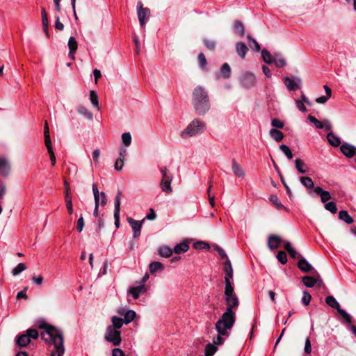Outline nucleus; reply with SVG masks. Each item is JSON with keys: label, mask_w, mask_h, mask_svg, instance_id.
Instances as JSON below:
<instances>
[{"label": "nucleus", "mask_w": 356, "mask_h": 356, "mask_svg": "<svg viewBox=\"0 0 356 356\" xmlns=\"http://www.w3.org/2000/svg\"><path fill=\"white\" fill-rule=\"evenodd\" d=\"M198 63H199L200 67L202 70H206L207 61L206 57L203 53H200L198 54Z\"/></svg>", "instance_id": "obj_48"}, {"label": "nucleus", "mask_w": 356, "mask_h": 356, "mask_svg": "<svg viewBox=\"0 0 356 356\" xmlns=\"http://www.w3.org/2000/svg\"><path fill=\"white\" fill-rule=\"evenodd\" d=\"M64 186L65 189V202H66V207L67 209V211L70 214H72L73 213V206H72V197L70 196V184L67 180L64 181Z\"/></svg>", "instance_id": "obj_14"}, {"label": "nucleus", "mask_w": 356, "mask_h": 356, "mask_svg": "<svg viewBox=\"0 0 356 356\" xmlns=\"http://www.w3.org/2000/svg\"><path fill=\"white\" fill-rule=\"evenodd\" d=\"M224 299L227 305L226 311L218 319V325L223 323L225 327H229L232 323H235V312L233 309L238 306V298L234 290V284L225 285Z\"/></svg>", "instance_id": "obj_2"}, {"label": "nucleus", "mask_w": 356, "mask_h": 356, "mask_svg": "<svg viewBox=\"0 0 356 356\" xmlns=\"http://www.w3.org/2000/svg\"><path fill=\"white\" fill-rule=\"evenodd\" d=\"M159 170L162 178L160 183L161 188L163 192L170 193L172 192L171 182L172 181V175L166 166H159Z\"/></svg>", "instance_id": "obj_5"}, {"label": "nucleus", "mask_w": 356, "mask_h": 356, "mask_svg": "<svg viewBox=\"0 0 356 356\" xmlns=\"http://www.w3.org/2000/svg\"><path fill=\"white\" fill-rule=\"evenodd\" d=\"M327 139L332 146L338 147L341 144L340 138L334 134L332 132H330L327 134Z\"/></svg>", "instance_id": "obj_23"}, {"label": "nucleus", "mask_w": 356, "mask_h": 356, "mask_svg": "<svg viewBox=\"0 0 356 356\" xmlns=\"http://www.w3.org/2000/svg\"><path fill=\"white\" fill-rule=\"evenodd\" d=\"M105 339L115 346H119L122 341L121 332L113 329V326H108L105 334Z\"/></svg>", "instance_id": "obj_7"}, {"label": "nucleus", "mask_w": 356, "mask_h": 356, "mask_svg": "<svg viewBox=\"0 0 356 356\" xmlns=\"http://www.w3.org/2000/svg\"><path fill=\"white\" fill-rule=\"evenodd\" d=\"M39 327L45 330V332L41 334L42 339L45 341L49 340L54 346L50 356H63L65 353V348L62 332L46 323L40 324Z\"/></svg>", "instance_id": "obj_1"}, {"label": "nucleus", "mask_w": 356, "mask_h": 356, "mask_svg": "<svg viewBox=\"0 0 356 356\" xmlns=\"http://www.w3.org/2000/svg\"><path fill=\"white\" fill-rule=\"evenodd\" d=\"M314 192L321 197V200L323 203H326L327 201L331 199L330 192L324 191L321 187L317 186L314 188Z\"/></svg>", "instance_id": "obj_17"}, {"label": "nucleus", "mask_w": 356, "mask_h": 356, "mask_svg": "<svg viewBox=\"0 0 356 356\" xmlns=\"http://www.w3.org/2000/svg\"><path fill=\"white\" fill-rule=\"evenodd\" d=\"M26 334L28 336L29 339H38V337L39 336L38 331L35 329H28L26 330Z\"/></svg>", "instance_id": "obj_56"}, {"label": "nucleus", "mask_w": 356, "mask_h": 356, "mask_svg": "<svg viewBox=\"0 0 356 356\" xmlns=\"http://www.w3.org/2000/svg\"><path fill=\"white\" fill-rule=\"evenodd\" d=\"M271 125L273 127L277 128V129H282L284 127L283 122H282L281 120L276 119V118L273 119L271 120Z\"/></svg>", "instance_id": "obj_61"}, {"label": "nucleus", "mask_w": 356, "mask_h": 356, "mask_svg": "<svg viewBox=\"0 0 356 356\" xmlns=\"http://www.w3.org/2000/svg\"><path fill=\"white\" fill-rule=\"evenodd\" d=\"M273 63L277 67H283L286 65V60L281 54H276L273 56Z\"/></svg>", "instance_id": "obj_25"}, {"label": "nucleus", "mask_w": 356, "mask_h": 356, "mask_svg": "<svg viewBox=\"0 0 356 356\" xmlns=\"http://www.w3.org/2000/svg\"><path fill=\"white\" fill-rule=\"evenodd\" d=\"M112 356H124V353L121 349L116 348L113 350Z\"/></svg>", "instance_id": "obj_64"}, {"label": "nucleus", "mask_w": 356, "mask_h": 356, "mask_svg": "<svg viewBox=\"0 0 356 356\" xmlns=\"http://www.w3.org/2000/svg\"><path fill=\"white\" fill-rule=\"evenodd\" d=\"M122 140L123 144L125 146H127V147L129 146L131 143V136L130 133L127 132V133L122 134Z\"/></svg>", "instance_id": "obj_53"}, {"label": "nucleus", "mask_w": 356, "mask_h": 356, "mask_svg": "<svg viewBox=\"0 0 356 356\" xmlns=\"http://www.w3.org/2000/svg\"><path fill=\"white\" fill-rule=\"evenodd\" d=\"M206 128V124L198 119H195L191 122L186 129L181 133V137L184 139L195 136L204 132Z\"/></svg>", "instance_id": "obj_4"}, {"label": "nucleus", "mask_w": 356, "mask_h": 356, "mask_svg": "<svg viewBox=\"0 0 356 356\" xmlns=\"http://www.w3.org/2000/svg\"><path fill=\"white\" fill-rule=\"evenodd\" d=\"M339 218L341 220L344 221L347 224H351L352 222H353V218L345 210H342V211H339Z\"/></svg>", "instance_id": "obj_34"}, {"label": "nucleus", "mask_w": 356, "mask_h": 356, "mask_svg": "<svg viewBox=\"0 0 356 356\" xmlns=\"http://www.w3.org/2000/svg\"><path fill=\"white\" fill-rule=\"evenodd\" d=\"M234 31L235 33L240 36H243L245 35L244 26L240 21H235L234 24Z\"/></svg>", "instance_id": "obj_31"}, {"label": "nucleus", "mask_w": 356, "mask_h": 356, "mask_svg": "<svg viewBox=\"0 0 356 356\" xmlns=\"http://www.w3.org/2000/svg\"><path fill=\"white\" fill-rule=\"evenodd\" d=\"M325 302L332 308L337 309L338 312L341 309V307L339 303L337 301V300L332 296H328L325 298Z\"/></svg>", "instance_id": "obj_28"}, {"label": "nucleus", "mask_w": 356, "mask_h": 356, "mask_svg": "<svg viewBox=\"0 0 356 356\" xmlns=\"http://www.w3.org/2000/svg\"><path fill=\"white\" fill-rule=\"evenodd\" d=\"M204 43L207 48L209 50H213L216 47V42L209 39H204Z\"/></svg>", "instance_id": "obj_60"}, {"label": "nucleus", "mask_w": 356, "mask_h": 356, "mask_svg": "<svg viewBox=\"0 0 356 356\" xmlns=\"http://www.w3.org/2000/svg\"><path fill=\"white\" fill-rule=\"evenodd\" d=\"M340 150L348 158H352L356 154V147L347 143L341 145Z\"/></svg>", "instance_id": "obj_13"}, {"label": "nucleus", "mask_w": 356, "mask_h": 356, "mask_svg": "<svg viewBox=\"0 0 356 356\" xmlns=\"http://www.w3.org/2000/svg\"><path fill=\"white\" fill-rule=\"evenodd\" d=\"M302 282L307 287H313L316 283V279L310 276H305L302 277Z\"/></svg>", "instance_id": "obj_40"}, {"label": "nucleus", "mask_w": 356, "mask_h": 356, "mask_svg": "<svg viewBox=\"0 0 356 356\" xmlns=\"http://www.w3.org/2000/svg\"><path fill=\"white\" fill-rule=\"evenodd\" d=\"M77 111L79 114L83 115L86 119L92 120V113L89 111L85 106H79Z\"/></svg>", "instance_id": "obj_36"}, {"label": "nucleus", "mask_w": 356, "mask_h": 356, "mask_svg": "<svg viewBox=\"0 0 356 356\" xmlns=\"http://www.w3.org/2000/svg\"><path fill=\"white\" fill-rule=\"evenodd\" d=\"M119 314L121 315H124V322L125 324H128L131 323L134 318L136 317V312L134 310H128L124 314L119 312Z\"/></svg>", "instance_id": "obj_26"}, {"label": "nucleus", "mask_w": 356, "mask_h": 356, "mask_svg": "<svg viewBox=\"0 0 356 356\" xmlns=\"http://www.w3.org/2000/svg\"><path fill=\"white\" fill-rule=\"evenodd\" d=\"M124 165V160L122 158H118L115 163V169L118 171L122 170Z\"/></svg>", "instance_id": "obj_63"}, {"label": "nucleus", "mask_w": 356, "mask_h": 356, "mask_svg": "<svg viewBox=\"0 0 356 356\" xmlns=\"http://www.w3.org/2000/svg\"><path fill=\"white\" fill-rule=\"evenodd\" d=\"M261 56L265 63L267 64H272L273 60V56H271L270 52L266 49L261 51Z\"/></svg>", "instance_id": "obj_42"}, {"label": "nucleus", "mask_w": 356, "mask_h": 356, "mask_svg": "<svg viewBox=\"0 0 356 356\" xmlns=\"http://www.w3.org/2000/svg\"><path fill=\"white\" fill-rule=\"evenodd\" d=\"M158 253L163 257H170L172 254V250L168 246H161L158 249Z\"/></svg>", "instance_id": "obj_33"}, {"label": "nucleus", "mask_w": 356, "mask_h": 356, "mask_svg": "<svg viewBox=\"0 0 356 356\" xmlns=\"http://www.w3.org/2000/svg\"><path fill=\"white\" fill-rule=\"evenodd\" d=\"M277 259L282 264H285L287 262V256L284 251L280 250L277 252Z\"/></svg>", "instance_id": "obj_55"}, {"label": "nucleus", "mask_w": 356, "mask_h": 356, "mask_svg": "<svg viewBox=\"0 0 356 356\" xmlns=\"http://www.w3.org/2000/svg\"><path fill=\"white\" fill-rule=\"evenodd\" d=\"M270 136L277 142H280L284 138V134L277 129H272L270 130Z\"/></svg>", "instance_id": "obj_32"}, {"label": "nucleus", "mask_w": 356, "mask_h": 356, "mask_svg": "<svg viewBox=\"0 0 356 356\" xmlns=\"http://www.w3.org/2000/svg\"><path fill=\"white\" fill-rule=\"evenodd\" d=\"M137 14L140 25L143 27L150 17V10L147 8H143V3L138 1L137 3Z\"/></svg>", "instance_id": "obj_8"}, {"label": "nucleus", "mask_w": 356, "mask_h": 356, "mask_svg": "<svg viewBox=\"0 0 356 356\" xmlns=\"http://www.w3.org/2000/svg\"><path fill=\"white\" fill-rule=\"evenodd\" d=\"M234 323H232L231 325H229V327H225L224 323H220V326L218 325V320L216 323L215 327L218 332V336L215 337L213 340V343L214 346L217 345H221L225 341V338L223 337H229V332L228 331L230 330L233 326Z\"/></svg>", "instance_id": "obj_6"}, {"label": "nucleus", "mask_w": 356, "mask_h": 356, "mask_svg": "<svg viewBox=\"0 0 356 356\" xmlns=\"http://www.w3.org/2000/svg\"><path fill=\"white\" fill-rule=\"evenodd\" d=\"M294 163H295L296 168L300 173L304 174L308 171L306 164L300 159H296L294 161Z\"/></svg>", "instance_id": "obj_27"}, {"label": "nucleus", "mask_w": 356, "mask_h": 356, "mask_svg": "<svg viewBox=\"0 0 356 356\" xmlns=\"http://www.w3.org/2000/svg\"><path fill=\"white\" fill-rule=\"evenodd\" d=\"M42 26H43V29H44V33H45L47 37L49 38V31H48V17H47V15L42 17Z\"/></svg>", "instance_id": "obj_59"}, {"label": "nucleus", "mask_w": 356, "mask_h": 356, "mask_svg": "<svg viewBox=\"0 0 356 356\" xmlns=\"http://www.w3.org/2000/svg\"><path fill=\"white\" fill-rule=\"evenodd\" d=\"M338 313L346 323H351L352 318L344 309H339Z\"/></svg>", "instance_id": "obj_50"}, {"label": "nucleus", "mask_w": 356, "mask_h": 356, "mask_svg": "<svg viewBox=\"0 0 356 356\" xmlns=\"http://www.w3.org/2000/svg\"><path fill=\"white\" fill-rule=\"evenodd\" d=\"M9 170V163L6 158L0 157V172L7 174Z\"/></svg>", "instance_id": "obj_37"}, {"label": "nucleus", "mask_w": 356, "mask_h": 356, "mask_svg": "<svg viewBox=\"0 0 356 356\" xmlns=\"http://www.w3.org/2000/svg\"><path fill=\"white\" fill-rule=\"evenodd\" d=\"M127 221L133 230V236L134 238H138L140 234L141 228L144 222V219L141 221L136 220L131 218H128Z\"/></svg>", "instance_id": "obj_10"}, {"label": "nucleus", "mask_w": 356, "mask_h": 356, "mask_svg": "<svg viewBox=\"0 0 356 356\" xmlns=\"http://www.w3.org/2000/svg\"><path fill=\"white\" fill-rule=\"evenodd\" d=\"M282 241L279 236L275 234L270 235L268 240V246L270 250L277 249Z\"/></svg>", "instance_id": "obj_16"}, {"label": "nucleus", "mask_w": 356, "mask_h": 356, "mask_svg": "<svg viewBox=\"0 0 356 356\" xmlns=\"http://www.w3.org/2000/svg\"><path fill=\"white\" fill-rule=\"evenodd\" d=\"M248 50V49L245 43L241 42H236V51L237 54L241 58H243V59L245 58Z\"/></svg>", "instance_id": "obj_20"}, {"label": "nucleus", "mask_w": 356, "mask_h": 356, "mask_svg": "<svg viewBox=\"0 0 356 356\" xmlns=\"http://www.w3.org/2000/svg\"><path fill=\"white\" fill-rule=\"evenodd\" d=\"M325 209L332 213H336L337 211V208L335 202H328L325 204Z\"/></svg>", "instance_id": "obj_52"}, {"label": "nucleus", "mask_w": 356, "mask_h": 356, "mask_svg": "<svg viewBox=\"0 0 356 356\" xmlns=\"http://www.w3.org/2000/svg\"><path fill=\"white\" fill-rule=\"evenodd\" d=\"M284 248L288 252V253L289 254V255L291 258L296 259L298 257V253L292 247V245L289 241H284Z\"/></svg>", "instance_id": "obj_30"}, {"label": "nucleus", "mask_w": 356, "mask_h": 356, "mask_svg": "<svg viewBox=\"0 0 356 356\" xmlns=\"http://www.w3.org/2000/svg\"><path fill=\"white\" fill-rule=\"evenodd\" d=\"M301 184L307 188H312L314 187V181L309 177H301L300 178Z\"/></svg>", "instance_id": "obj_41"}, {"label": "nucleus", "mask_w": 356, "mask_h": 356, "mask_svg": "<svg viewBox=\"0 0 356 356\" xmlns=\"http://www.w3.org/2000/svg\"><path fill=\"white\" fill-rule=\"evenodd\" d=\"M247 38L250 47L256 51H259L260 50V46L258 42L250 35H248Z\"/></svg>", "instance_id": "obj_44"}, {"label": "nucleus", "mask_w": 356, "mask_h": 356, "mask_svg": "<svg viewBox=\"0 0 356 356\" xmlns=\"http://www.w3.org/2000/svg\"><path fill=\"white\" fill-rule=\"evenodd\" d=\"M280 149L281 151L286 155V156L289 159H291L293 158V154L290 148L286 145H281L280 146Z\"/></svg>", "instance_id": "obj_49"}, {"label": "nucleus", "mask_w": 356, "mask_h": 356, "mask_svg": "<svg viewBox=\"0 0 356 356\" xmlns=\"http://www.w3.org/2000/svg\"><path fill=\"white\" fill-rule=\"evenodd\" d=\"M164 266L159 261H153L149 265V270L150 273L154 274L158 271H162Z\"/></svg>", "instance_id": "obj_24"}, {"label": "nucleus", "mask_w": 356, "mask_h": 356, "mask_svg": "<svg viewBox=\"0 0 356 356\" xmlns=\"http://www.w3.org/2000/svg\"><path fill=\"white\" fill-rule=\"evenodd\" d=\"M26 269V266L24 263H19L15 268H14L12 270V274L14 276H16L21 273L22 271Z\"/></svg>", "instance_id": "obj_47"}, {"label": "nucleus", "mask_w": 356, "mask_h": 356, "mask_svg": "<svg viewBox=\"0 0 356 356\" xmlns=\"http://www.w3.org/2000/svg\"><path fill=\"white\" fill-rule=\"evenodd\" d=\"M232 168L236 177L243 178L245 175L244 170L240 167L235 159L232 161Z\"/></svg>", "instance_id": "obj_19"}, {"label": "nucleus", "mask_w": 356, "mask_h": 356, "mask_svg": "<svg viewBox=\"0 0 356 356\" xmlns=\"http://www.w3.org/2000/svg\"><path fill=\"white\" fill-rule=\"evenodd\" d=\"M112 325L111 326H113V329L118 330L121 328L124 323V320L121 318L117 316H113L111 318Z\"/></svg>", "instance_id": "obj_38"}, {"label": "nucleus", "mask_w": 356, "mask_h": 356, "mask_svg": "<svg viewBox=\"0 0 356 356\" xmlns=\"http://www.w3.org/2000/svg\"><path fill=\"white\" fill-rule=\"evenodd\" d=\"M284 83L287 89L289 90H296L300 87L298 83L289 77H286L284 79Z\"/></svg>", "instance_id": "obj_29"}, {"label": "nucleus", "mask_w": 356, "mask_h": 356, "mask_svg": "<svg viewBox=\"0 0 356 356\" xmlns=\"http://www.w3.org/2000/svg\"><path fill=\"white\" fill-rule=\"evenodd\" d=\"M31 342V339L26 334H22L17 337L16 343L19 347H26Z\"/></svg>", "instance_id": "obj_22"}, {"label": "nucleus", "mask_w": 356, "mask_h": 356, "mask_svg": "<svg viewBox=\"0 0 356 356\" xmlns=\"http://www.w3.org/2000/svg\"><path fill=\"white\" fill-rule=\"evenodd\" d=\"M188 248H189V246L187 243H181L175 246L174 252L176 254H181V253H184V252H186V251H188Z\"/></svg>", "instance_id": "obj_35"}, {"label": "nucleus", "mask_w": 356, "mask_h": 356, "mask_svg": "<svg viewBox=\"0 0 356 356\" xmlns=\"http://www.w3.org/2000/svg\"><path fill=\"white\" fill-rule=\"evenodd\" d=\"M84 220L82 216H80V218L77 220V225H76V229L79 232H82L83 228L84 227Z\"/></svg>", "instance_id": "obj_62"}, {"label": "nucleus", "mask_w": 356, "mask_h": 356, "mask_svg": "<svg viewBox=\"0 0 356 356\" xmlns=\"http://www.w3.org/2000/svg\"><path fill=\"white\" fill-rule=\"evenodd\" d=\"M92 192L94 195L95 203H99L100 193L99 192L97 186L96 184H92Z\"/></svg>", "instance_id": "obj_57"}, {"label": "nucleus", "mask_w": 356, "mask_h": 356, "mask_svg": "<svg viewBox=\"0 0 356 356\" xmlns=\"http://www.w3.org/2000/svg\"><path fill=\"white\" fill-rule=\"evenodd\" d=\"M307 120L310 122L313 123L317 129H323L324 128L323 122H321V121L317 120L314 116L309 115L307 117Z\"/></svg>", "instance_id": "obj_46"}, {"label": "nucleus", "mask_w": 356, "mask_h": 356, "mask_svg": "<svg viewBox=\"0 0 356 356\" xmlns=\"http://www.w3.org/2000/svg\"><path fill=\"white\" fill-rule=\"evenodd\" d=\"M90 99L93 106L99 111L100 107L99 106L98 96L94 90H91L90 92Z\"/></svg>", "instance_id": "obj_39"}, {"label": "nucleus", "mask_w": 356, "mask_h": 356, "mask_svg": "<svg viewBox=\"0 0 356 356\" xmlns=\"http://www.w3.org/2000/svg\"><path fill=\"white\" fill-rule=\"evenodd\" d=\"M68 47H69V56L72 58V59H74V54L77 49V42L74 37L71 36L69 38L68 43H67Z\"/></svg>", "instance_id": "obj_18"}, {"label": "nucleus", "mask_w": 356, "mask_h": 356, "mask_svg": "<svg viewBox=\"0 0 356 356\" xmlns=\"http://www.w3.org/2000/svg\"><path fill=\"white\" fill-rule=\"evenodd\" d=\"M270 201L278 209L284 208L282 204L280 202L278 197L276 195H271L270 196Z\"/></svg>", "instance_id": "obj_51"}, {"label": "nucleus", "mask_w": 356, "mask_h": 356, "mask_svg": "<svg viewBox=\"0 0 356 356\" xmlns=\"http://www.w3.org/2000/svg\"><path fill=\"white\" fill-rule=\"evenodd\" d=\"M147 288L145 284H140L137 286H131L128 290V295L131 296L135 300L138 299L141 293H145Z\"/></svg>", "instance_id": "obj_12"}, {"label": "nucleus", "mask_w": 356, "mask_h": 356, "mask_svg": "<svg viewBox=\"0 0 356 356\" xmlns=\"http://www.w3.org/2000/svg\"><path fill=\"white\" fill-rule=\"evenodd\" d=\"M311 299H312V296L311 295L306 291H303V296H302V303L307 306L309 305L310 301H311Z\"/></svg>", "instance_id": "obj_58"}, {"label": "nucleus", "mask_w": 356, "mask_h": 356, "mask_svg": "<svg viewBox=\"0 0 356 356\" xmlns=\"http://www.w3.org/2000/svg\"><path fill=\"white\" fill-rule=\"evenodd\" d=\"M298 266L299 269L304 273H309L313 268L312 265L305 258H302L299 260Z\"/></svg>", "instance_id": "obj_21"}, {"label": "nucleus", "mask_w": 356, "mask_h": 356, "mask_svg": "<svg viewBox=\"0 0 356 356\" xmlns=\"http://www.w3.org/2000/svg\"><path fill=\"white\" fill-rule=\"evenodd\" d=\"M256 81L255 76L252 73H245L241 78V83L245 88H250L252 86Z\"/></svg>", "instance_id": "obj_15"}, {"label": "nucleus", "mask_w": 356, "mask_h": 356, "mask_svg": "<svg viewBox=\"0 0 356 356\" xmlns=\"http://www.w3.org/2000/svg\"><path fill=\"white\" fill-rule=\"evenodd\" d=\"M221 75L225 79H228L231 74V69L227 63H224L220 69Z\"/></svg>", "instance_id": "obj_43"}, {"label": "nucleus", "mask_w": 356, "mask_h": 356, "mask_svg": "<svg viewBox=\"0 0 356 356\" xmlns=\"http://www.w3.org/2000/svg\"><path fill=\"white\" fill-rule=\"evenodd\" d=\"M223 270L225 272V285L234 284L233 268L230 260L227 259L224 264Z\"/></svg>", "instance_id": "obj_9"}, {"label": "nucleus", "mask_w": 356, "mask_h": 356, "mask_svg": "<svg viewBox=\"0 0 356 356\" xmlns=\"http://www.w3.org/2000/svg\"><path fill=\"white\" fill-rule=\"evenodd\" d=\"M192 102L198 115H204L210 108L208 93L201 86L194 88L192 94Z\"/></svg>", "instance_id": "obj_3"}, {"label": "nucleus", "mask_w": 356, "mask_h": 356, "mask_svg": "<svg viewBox=\"0 0 356 356\" xmlns=\"http://www.w3.org/2000/svg\"><path fill=\"white\" fill-rule=\"evenodd\" d=\"M44 143H45V145H51L50 135H49V127H48V123H47V121L44 122Z\"/></svg>", "instance_id": "obj_45"}, {"label": "nucleus", "mask_w": 356, "mask_h": 356, "mask_svg": "<svg viewBox=\"0 0 356 356\" xmlns=\"http://www.w3.org/2000/svg\"><path fill=\"white\" fill-rule=\"evenodd\" d=\"M121 191H118L115 198V208H114V219L115 225L116 227L120 226V200H121Z\"/></svg>", "instance_id": "obj_11"}, {"label": "nucleus", "mask_w": 356, "mask_h": 356, "mask_svg": "<svg viewBox=\"0 0 356 356\" xmlns=\"http://www.w3.org/2000/svg\"><path fill=\"white\" fill-rule=\"evenodd\" d=\"M46 147L47 148L48 153L50 156L51 165L53 167L56 164V156H55L54 152L53 151L52 146H51V145H46Z\"/></svg>", "instance_id": "obj_54"}]
</instances>
